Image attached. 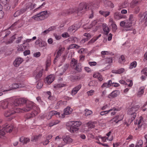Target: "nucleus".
<instances>
[{"mask_svg":"<svg viewBox=\"0 0 147 147\" xmlns=\"http://www.w3.org/2000/svg\"><path fill=\"white\" fill-rule=\"evenodd\" d=\"M14 105L17 106H21L25 103H26V107L23 108H20L21 111L20 113L27 112L30 110L32 109H35L36 107L34 106V103L30 101H26L24 98L16 99L14 100Z\"/></svg>","mask_w":147,"mask_h":147,"instance_id":"1","label":"nucleus"},{"mask_svg":"<svg viewBox=\"0 0 147 147\" xmlns=\"http://www.w3.org/2000/svg\"><path fill=\"white\" fill-rule=\"evenodd\" d=\"M89 8L92 9V7H88L86 3H81L80 4L78 8L76 7L74 9H67L65 11H63L62 15L63 16L67 15L72 14L74 12H76L78 15L81 16L84 13L85 11Z\"/></svg>","mask_w":147,"mask_h":147,"instance_id":"2","label":"nucleus"},{"mask_svg":"<svg viewBox=\"0 0 147 147\" xmlns=\"http://www.w3.org/2000/svg\"><path fill=\"white\" fill-rule=\"evenodd\" d=\"M14 101L13 102L11 107L9 106L8 109L4 112V115L6 117H10L9 120L10 121L15 118L17 116L16 113H20L21 109L20 108H16L14 105Z\"/></svg>","mask_w":147,"mask_h":147,"instance_id":"3","label":"nucleus"},{"mask_svg":"<svg viewBox=\"0 0 147 147\" xmlns=\"http://www.w3.org/2000/svg\"><path fill=\"white\" fill-rule=\"evenodd\" d=\"M82 124L80 121H73L69 122L67 126H69V131L72 133H77L79 129V127Z\"/></svg>","mask_w":147,"mask_h":147,"instance_id":"4","label":"nucleus"},{"mask_svg":"<svg viewBox=\"0 0 147 147\" xmlns=\"http://www.w3.org/2000/svg\"><path fill=\"white\" fill-rule=\"evenodd\" d=\"M13 129V126L12 125H9L7 123L5 124L3 126V128L0 130V138L5 135V132L11 133Z\"/></svg>","mask_w":147,"mask_h":147,"instance_id":"5","label":"nucleus"},{"mask_svg":"<svg viewBox=\"0 0 147 147\" xmlns=\"http://www.w3.org/2000/svg\"><path fill=\"white\" fill-rule=\"evenodd\" d=\"M139 107V106L138 105L135 106L128 110L127 114L131 115V119L129 120L130 122H132L135 118L136 115V112L138 110Z\"/></svg>","mask_w":147,"mask_h":147,"instance_id":"6","label":"nucleus"},{"mask_svg":"<svg viewBox=\"0 0 147 147\" xmlns=\"http://www.w3.org/2000/svg\"><path fill=\"white\" fill-rule=\"evenodd\" d=\"M47 11H43L38 13L35 16H33L32 18L36 20H43L47 18Z\"/></svg>","mask_w":147,"mask_h":147,"instance_id":"7","label":"nucleus"},{"mask_svg":"<svg viewBox=\"0 0 147 147\" xmlns=\"http://www.w3.org/2000/svg\"><path fill=\"white\" fill-rule=\"evenodd\" d=\"M71 66L77 71L80 72L81 71V67L80 63H78V61L74 58L71 59L70 63Z\"/></svg>","mask_w":147,"mask_h":147,"instance_id":"8","label":"nucleus"},{"mask_svg":"<svg viewBox=\"0 0 147 147\" xmlns=\"http://www.w3.org/2000/svg\"><path fill=\"white\" fill-rule=\"evenodd\" d=\"M132 24L128 20H125L120 22V25L121 26L124 28L126 31L130 30L132 29Z\"/></svg>","mask_w":147,"mask_h":147,"instance_id":"9","label":"nucleus"},{"mask_svg":"<svg viewBox=\"0 0 147 147\" xmlns=\"http://www.w3.org/2000/svg\"><path fill=\"white\" fill-rule=\"evenodd\" d=\"M11 32L10 31L7 30L5 32V35L4 36V40L3 41V42H5L6 44H9L11 43L16 39V34L12 36L9 39V40L8 41H6L5 40L6 39V37L9 35L10 33Z\"/></svg>","mask_w":147,"mask_h":147,"instance_id":"10","label":"nucleus"},{"mask_svg":"<svg viewBox=\"0 0 147 147\" xmlns=\"http://www.w3.org/2000/svg\"><path fill=\"white\" fill-rule=\"evenodd\" d=\"M22 25V21L21 20H19L14 23L9 28V29L12 30L14 28H20Z\"/></svg>","mask_w":147,"mask_h":147,"instance_id":"11","label":"nucleus"},{"mask_svg":"<svg viewBox=\"0 0 147 147\" xmlns=\"http://www.w3.org/2000/svg\"><path fill=\"white\" fill-rule=\"evenodd\" d=\"M55 115L57 117H60V113L56 111H53L49 112L48 113V115L46 117V118L47 119H50L52 116Z\"/></svg>","mask_w":147,"mask_h":147,"instance_id":"12","label":"nucleus"},{"mask_svg":"<svg viewBox=\"0 0 147 147\" xmlns=\"http://www.w3.org/2000/svg\"><path fill=\"white\" fill-rule=\"evenodd\" d=\"M36 4H34L33 5L32 3L30 2L27 3L24 7L22 8L23 10H24V13L27 11L28 10H31L34 9L35 7Z\"/></svg>","mask_w":147,"mask_h":147,"instance_id":"13","label":"nucleus"},{"mask_svg":"<svg viewBox=\"0 0 147 147\" xmlns=\"http://www.w3.org/2000/svg\"><path fill=\"white\" fill-rule=\"evenodd\" d=\"M35 44L38 45L40 47H42L46 46L47 44L45 41L42 40L40 38H38L35 42Z\"/></svg>","mask_w":147,"mask_h":147,"instance_id":"14","label":"nucleus"},{"mask_svg":"<svg viewBox=\"0 0 147 147\" xmlns=\"http://www.w3.org/2000/svg\"><path fill=\"white\" fill-rule=\"evenodd\" d=\"M123 118V115L121 114H119L113 117L110 121L111 122L114 121L115 123H117L120 121H121Z\"/></svg>","mask_w":147,"mask_h":147,"instance_id":"15","label":"nucleus"},{"mask_svg":"<svg viewBox=\"0 0 147 147\" xmlns=\"http://www.w3.org/2000/svg\"><path fill=\"white\" fill-rule=\"evenodd\" d=\"M43 69L38 71L37 69L34 72V74L36 75L35 76V79L36 80H39L42 76V73L43 72Z\"/></svg>","mask_w":147,"mask_h":147,"instance_id":"16","label":"nucleus"},{"mask_svg":"<svg viewBox=\"0 0 147 147\" xmlns=\"http://www.w3.org/2000/svg\"><path fill=\"white\" fill-rule=\"evenodd\" d=\"M10 104H9L8 102L6 100H3L0 102V106L3 109H5L7 108H8L9 106L11 107V105Z\"/></svg>","mask_w":147,"mask_h":147,"instance_id":"17","label":"nucleus"},{"mask_svg":"<svg viewBox=\"0 0 147 147\" xmlns=\"http://www.w3.org/2000/svg\"><path fill=\"white\" fill-rule=\"evenodd\" d=\"M120 94V92L118 90L113 91L108 96V97L109 98H115L118 96Z\"/></svg>","mask_w":147,"mask_h":147,"instance_id":"18","label":"nucleus"},{"mask_svg":"<svg viewBox=\"0 0 147 147\" xmlns=\"http://www.w3.org/2000/svg\"><path fill=\"white\" fill-rule=\"evenodd\" d=\"M23 61V58L21 57L17 58L13 62V64L16 67H17L19 66Z\"/></svg>","mask_w":147,"mask_h":147,"instance_id":"19","label":"nucleus"},{"mask_svg":"<svg viewBox=\"0 0 147 147\" xmlns=\"http://www.w3.org/2000/svg\"><path fill=\"white\" fill-rule=\"evenodd\" d=\"M79 28V27L76 25H73L69 28L68 31L70 33H73L77 30Z\"/></svg>","mask_w":147,"mask_h":147,"instance_id":"20","label":"nucleus"},{"mask_svg":"<svg viewBox=\"0 0 147 147\" xmlns=\"http://www.w3.org/2000/svg\"><path fill=\"white\" fill-rule=\"evenodd\" d=\"M38 112L39 111L38 110V109H37V111L34 110L31 113L27 114L26 117L27 119H30L37 115Z\"/></svg>","mask_w":147,"mask_h":147,"instance_id":"21","label":"nucleus"},{"mask_svg":"<svg viewBox=\"0 0 147 147\" xmlns=\"http://www.w3.org/2000/svg\"><path fill=\"white\" fill-rule=\"evenodd\" d=\"M141 19L146 26H147V11L144 12L142 15Z\"/></svg>","mask_w":147,"mask_h":147,"instance_id":"22","label":"nucleus"},{"mask_svg":"<svg viewBox=\"0 0 147 147\" xmlns=\"http://www.w3.org/2000/svg\"><path fill=\"white\" fill-rule=\"evenodd\" d=\"M81 87L82 85L81 84L75 87L72 90L71 94L73 96L75 95L81 88Z\"/></svg>","mask_w":147,"mask_h":147,"instance_id":"23","label":"nucleus"},{"mask_svg":"<svg viewBox=\"0 0 147 147\" xmlns=\"http://www.w3.org/2000/svg\"><path fill=\"white\" fill-rule=\"evenodd\" d=\"M54 80V76L50 75L47 77L45 81L47 84H51Z\"/></svg>","mask_w":147,"mask_h":147,"instance_id":"24","label":"nucleus"},{"mask_svg":"<svg viewBox=\"0 0 147 147\" xmlns=\"http://www.w3.org/2000/svg\"><path fill=\"white\" fill-rule=\"evenodd\" d=\"M64 48H60L58 51L57 52L55 58L54 60V62L56 61V60L57 58H58L62 54V53L64 50Z\"/></svg>","mask_w":147,"mask_h":147,"instance_id":"25","label":"nucleus"},{"mask_svg":"<svg viewBox=\"0 0 147 147\" xmlns=\"http://www.w3.org/2000/svg\"><path fill=\"white\" fill-rule=\"evenodd\" d=\"M102 28L104 34L105 35H107L110 31L107 25L106 24H102Z\"/></svg>","mask_w":147,"mask_h":147,"instance_id":"26","label":"nucleus"},{"mask_svg":"<svg viewBox=\"0 0 147 147\" xmlns=\"http://www.w3.org/2000/svg\"><path fill=\"white\" fill-rule=\"evenodd\" d=\"M104 5L106 7H109L111 8H113L114 7V5L111 1H108L106 0H103Z\"/></svg>","mask_w":147,"mask_h":147,"instance_id":"27","label":"nucleus"},{"mask_svg":"<svg viewBox=\"0 0 147 147\" xmlns=\"http://www.w3.org/2000/svg\"><path fill=\"white\" fill-rule=\"evenodd\" d=\"M142 1L143 0H133L130 4V7L131 8H134L138 2Z\"/></svg>","mask_w":147,"mask_h":147,"instance_id":"28","label":"nucleus"},{"mask_svg":"<svg viewBox=\"0 0 147 147\" xmlns=\"http://www.w3.org/2000/svg\"><path fill=\"white\" fill-rule=\"evenodd\" d=\"M138 123L137 122H135V124H138V128H140L141 127L142 125L144 123L143 118L141 116L139 118V120L138 121Z\"/></svg>","mask_w":147,"mask_h":147,"instance_id":"29","label":"nucleus"},{"mask_svg":"<svg viewBox=\"0 0 147 147\" xmlns=\"http://www.w3.org/2000/svg\"><path fill=\"white\" fill-rule=\"evenodd\" d=\"M112 111H117V109L113 107L108 110L102 111L100 113V114L101 115H104L107 114L109 112Z\"/></svg>","mask_w":147,"mask_h":147,"instance_id":"30","label":"nucleus"},{"mask_svg":"<svg viewBox=\"0 0 147 147\" xmlns=\"http://www.w3.org/2000/svg\"><path fill=\"white\" fill-rule=\"evenodd\" d=\"M24 86H22L21 84H13L9 86L11 89H15L18 88L23 87Z\"/></svg>","mask_w":147,"mask_h":147,"instance_id":"31","label":"nucleus"},{"mask_svg":"<svg viewBox=\"0 0 147 147\" xmlns=\"http://www.w3.org/2000/svg\"><path fill=\"white\" fill-rule=\"evenodd\" d=\"M93 77L94 78H97L100 81H102L103 80L102 76L99 73H95L94 74Z\"/></svg>","mask_w":147,"mask_h":147,"instance_id":"32","label":"nucleus"},{"mask_svg":"<svg viewBox=\"0 0 147 147\" xmlns=\"http://www.w3.org/2000/svg\"><path fill=\"white\" fill-rule=\"evenodd\" d=\"M30 139L28 138L22 137L20 138V141L24 144H26L29 142Z\"/></svg>","mask_w":147,"mask_h":147,"instance_id":"33","label":"nucleus"},{"mask_svg":"<svg viewBox=\"0 0 147 147\" xmlns=\"http://www.w3.org/2000/svg\"><path fill=\"white\" fill-rule=\"evenodd\" d=\"M22 8L20 10L17 11L14 14V16L15 17H17L21 14H22L24 13Z\"/></svg>","mask_w":147,"mask_h":147,"instance_id":"34","label":"nucleus"},{"mask_svg":"<svg viewBox=\"0 0 147 147\" xmlns=\"http://www.w3.org/2000/svg\"><path fill=\"white\" fill-rule=\"evenodd\" d=\"M69 78L71 82H74L76 81L80 80V78L78 76H71L69 77Z\"/></svg>","mask_w":147,"mask_h":147,"instance_id":"35","label":"nucleus"},{"mask_svg":"<svg viewBox=\"0 0 147 147\" xmlns=\"http://www.w3.org/2000/svg\"><path fill=\"white\" fill-rule=\"evenodd\" d=\"M112 81L111 80H109L108 81V83H104L101 86L102 88H108L109 87L112 85Z\"/></svg>","mask_w":147,"mask_h":147,"instance_id":"36","label":"nucleus"},{"mask_svg":"<svg viewBox=\"0 0 147 147\" xmlns=\"http://www.w3.org/2000/svg\"><path fill=\"white\" fill-rule=\"evenodd\" d=\"M72 111V109L70 107H67L64 110V114L65 115H68L71 113Z\"/></svg>","mask_w":147,"mask_h":147,"instance_id":"37","label":"nucleus"},{"mask_svg":"<svg viewBox=\"0 0 147 147\" xmlns=\"http://www.w3.org/2000/svg\"><path fill=\"white\" fill-rule=\"evenodd\" d=\"M125 71V69L123 68H121L117 70H113L112 72L113 73L116 74H121Z\"/></svg>","mask_w":147,"mask_h":147,"instance_id":"38","label":"nucleus"},{"mask_svg":"<svg viewBox=\"0 0 147 147\" xmlns=\"http://www.w3.org/2000/svg\"><path fill=\"white\" fill-rule=\"evenodd\" d=\"M144 87L143 86L139 88L138 93V96L140 97L142 95L144 92Z\"/></svg>","mask_w":147,"mask_h":147,"instance_id":"39","label":"nucleus"},{"mask_svg":"<svg viewBox=\"0 0 147 147\" xmlns=\"http://www.w3.org/2000/svg\"><path fill=\"white\" fill-rule=\"evenodd\" d=\"M97 23V20H94L93 22H92L90 24V25L89 26V27H88L87 28H86V27H85V26H84V28L86 29L90 28L92 27L93 26H96Z\"/></svg>","mask_w":147,"mask_h":147,"instance_id":"40","label":"nucleus"},{"mask_svg":"<svg viewBox=\"0 0 147 147\" xmlns=\"http://www.w3.org/2000/svg\"><path fill=\"white\" fill-rule=\"evenodd\" d=\"M127 20L131 24L134 23L135 21V18L134 15L132 14H130L129 16V19Z\"/></svg>","mask_w":147,"mask_h":147,"instance_id":"41","label":"nucleus"},{"mask_svg":"<svg viewBox=\"0 0 147 147\" xmlns=\"http://www.w3.org/2000/svg\"><path fill=\"white\" fill-rule=\"evenodd\" d=\"M121 14L119 12H115L114 14V19L117 20L121 19Z\"/></svg>","mask_w":147,"mask_h":147,"instance_id":"42","label":"nucleus"},{"mask_svg":"<svg viewBox=\"0 0 147 147\" xmlns=\"http://www.w3.org/2000/svg\"><path fill=\"white\" fill-rule=\"evenodd\" d=\"M99 13L102 15L104 16L105 17H106L109 15L110 12L108 11H99Z\"/></svg>","mask_w":147,"mask_h":147,"instance_id":"43","label":"nucleus"},{"mask_svg":"<svg viewBox=\"0 0 147 147\" xmlns=\"http://www.w3.org/2000/svg\"><path fill=\"white\" fill-rule=\"evenodd\" d=\"M128 5V4L127 3V2H125L119 5V8L118 9V10H120L121 9L125 8L127 7Z\"/></svg>","mask_w":147,"mask_h":147,"instance_id":"44","label":"nucleus"},{"mask_svg":"<svg viewBox=\"0 0 147 147\" xmlns=\"http://www.w3.org/2000/svg\"><path fill=\"white\" fill-rule=\"evenodd\" d=\"M137 65V62L135 61H134L130 63L129 65V69H132L133 68H135L136 67Z\"/></svg>","mask_w":147,"mask_h":147,"instance_id":"45","label":"nucleus"},{"mask_svg":"<svg viewBox=\"0 0 147 147\" xmlns=\"http://www.w3.org/2000/svg\"><path fill=\"white\" fill-rule=\"evenodd\" d=\"M112 23L111 24V26H112V29L113 31L115 32L116 31L117 28V26L113 20H112Z\"/></svg>","mask_w":147,"mask_h":147,"instance_id":"46","label":"nucleus"},{"mask_svg":"<svg viewBox=\"0 0 147 147\" xmlns=\"http://www.w3.org/2000/svg\"><path fill=\"white\" fill-rule=\"evenodd\" d=\"M84 36L86 37V38L82 40V41L83 42L84 41V42L88 40V39H90L91 38V35L89 33H85L84 34Z\"/></svg>","mask_w":147,"mask_h":147,"instance_id":"47","label":"nucleus"},{"mask_svg":"<svg viewBox=\"0 0 147 147\" xmlns=\"http://www.w3.org/2000/svg\"><path fill=\"white\" fill-rule=\"evenodd\" d=\"M68 67V65L67 64H66L63 67H62V68L61 69V70L63 71L61 73H59V75H62L63 74L64 72L65 71H66V70L67 69Z\"/></svg>","mask_w":147,"mask_h":147,"instance_id":"48","label":"nucleus"},{"mask_svg":"<svg viewBox=\"0 0 147 147\" xmlns=\"http://www.w3.org/2000/svg\"><path fill=\"white\" fill-rule=\"evenodd\" d=\"M63 141L66 142H70L72 141V139L69 136H66L64 139Z\"/></svg>","mask_w":147,"mask_h":147,"instance_id":"49","label":"nucleus"},{"mask_svg":"<svg viewBox=\"0 0 147 147\" xmlns=\"http://www.w3.org/2000/svg\"><path fill=\"white\" fill-rule=\"evenodd\" d=\"M60 121L58 120L55 121H52L49 124V126L50 127H52L54 125H56L58 124Z\"/></svg>","mask_w":147,"mask_h":147,"instance_id":"50","label":"nucleus"},{"mask_svg":"<svg viewBox=\"0 0 147 147\" xmlns=\"http://www.w3.org/2000/svg\"><path fill=\"white\" fill-rule=\"evenodd\" d=\"M143 144V142L141 140H138L135 147H142Z\"/></svg>","mask_w":147,"mask_h":147,"instance_id":"51","label":"nucleus"},{"mask_svg":"<svg viewBox=\"0 0 147 147\" xmlns=\"http://www.w3.org/2000/svg\"><path fill=\"white\" fill-rule=\"evenodd\" d=\"M69 41H71L72 42H74L78 40L77 38L76 37L72 36L67 39Z\"/></svg>","mask_w":147,"mask_h":147,"instance_id":"52","label":"nucleus"},{"mask_svg":"<svg viewBox=\"0 0 147 147\" xmlns=\"http://www.w3.org/2000/svg\"><path fill=\"white\" fill-rule=\"evenodd\" d=\"M94 124L95 123L90 121L88 123L87 125L88 128H92L95 127Z\"/></svg>","mask_w":147,"mask_h":147,"instance_id":"53","label":"nucleus"},{"mask_svg":"<svg viewBox=\"0 0 147 147\" xmlns=\"http://www.w3.org/2000/svg\"><path fill=\"white\" fill-rule=\"evenodd\" d=\"M125 61V57L123 55L121 56L119 59V63H122Z\"/></svg>","mask_w":147,"mask_h":147,"instance_id":"54","label":"nucleus"},{"mask_svg":"<svg viewBox=\"0 0 147 147\" xmlns=\"http://www.w3.org/2000/svg\"><path fill=\"white\" fill-rule=\"evenodd\" d=\"M9 90H4L3 88L2 85L1 84H0V96H1L3 94V92H5V91H9Z\"/></svg>","mask_w":147,"mask_h":147,"instance_id":"55","label":"nucleus"},{"mask_svg":"<svg viewBox=\"0 0 147 147\" xmlns=\"http://www.w3.org/2000/svg\"><path fill=\"white\" fill-rule=\"evenodd\" d=\"M65 86V84H55L54 86V87L55 88H61L64 87Z\"/></svg>","mask_w":147,"mask_h":147,"instance_id":"56","label":"nucleus"},{"mask_svg":"<svg viewBox=\"0 0 147 147\" xmlns=\"http://www.w3.org/2000/svg\"><path fill=\"white\" fill-rule=\"evenodd\" d=\"M89 85L90 86H96L97 85V83L95 81H92L90 82Z\"/></svg>","mask_w":147,"mask_h":147,"instance_id":"57","label":"nucleus"},{"mask_svg":"<svg viewBox=\"0 0 147 147\" xmlns=\"http://www.w3.org/2000/svg\"><path fill=\"white\" fill-rule=\"evenodd\" d=\"M86 52V49L84 48H81L78 51V53L80 54H84Z\"/></svg>","mask_w":147,"mask_h":147,"instance_id":"58","label":"nucleus"},{"mask_svg":"<svg viewBox=\"0 0 147 147\" xmlns=\"http://www.w3.org/2000/svg\"><path fill=\"white\" fill-rule=\"evenodd\" d=\"M43 86V84L42 82L41 81H39L36 85V87L38 89H40L42 88Z\"/></svg>","mask_w":147,"mask_h":147,"instance_id":"59","label":"nucleus"},{"mask_svg":"<svg viewBox=\"0 0 147 147\" xmlns=\"http://www.w3.org/2000/svg\"><path fill=\"white\" fill-rule=\"evenodd\" d=\"M94 91L92 90H91L90 91H88L87 92V94L88 96H90L92 95L94 93Z\"/></svg>","mask_w":147,"mask_h":147,"instance_id":"60","label":"nucleus"},{"mask_svg":"<svg viewBox=\"0 0 147 147\" xmlns=\"http://www.w3.org/2000/svg\"><path fill=\"white\" fill-rule=\"evenodd\" d=\"M101 54L102 55H112V52H110L109 51H103L101 52Z\"/></svg>","mask_w":147,"mask_h":147,"instance_id":"61","label":"nucleus"},{"mask_svg":"<svg viewBox=\"0 0 147 147\" xmlns=\"http://www.w3.org/2000/svg\"><path fill=\"white\" fill-rule=\"evenodd\" d=\"M23 38V37L22 36L18 37H17V40L16 41V43L18 44L20 43L21 42V40Z\"/></svg>","mask_w":147,"mask_h":147,"instance_id":"62","label":"nucleus"},{"mask_svg":"<svg viewBox=\"0 0 147 147\" xmlns=\"http://www.w3.org/2000/svg\"><path fill=\"white\" fill-rule=\"evenodd\" d=\"M105 61L106 63H112L113 62L112 59L111 58H107L106 59Z\"/></svg>","mask_w":147,"mask_h":147,"instance_id":"63","label":"nucleus"},{"mask_svg":"<svg viewBox=\"0 0 147 147\" xmlns=\"http://www.w3.org/2000/svg\"><path fill=\"white\" fill-rule=\"evenodd\" d=\"M142 108L143 111H145L147 108V102H146L142 107Z\"/></svg>","mask_w":147,"mask_h":147,"instance_id":"64","label":"nucleus"}]
</instances>
